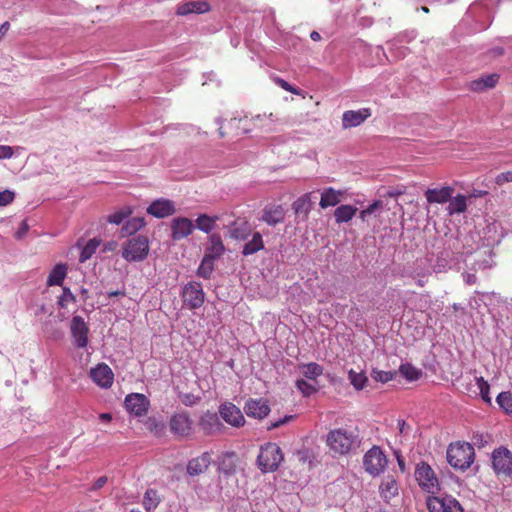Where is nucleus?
<instances>
[{
    "mask_svg": "<svg viewBox=\"0 0 512 512\" xmlns=\"http://www.w3.org/2000/svg\"><path fill=\"white\" fill-rule=\"evenodd\" d=\"M312 206V193H305L293 202L292 209L296 215L302 216L303 219H307L310 211L312 210Z\"/></svg>",
    "mask_w": 512,
    "mask_h": 512,
    "instance_id": "nucleus-25",
    "label": "nucleus"
},
{
    "mask_svg": "<svg viewBox=\"0 0 512 512\" xmlns=\"http://www.w3.org/2000/svg\"><path fill=\"white\" fill-rule=\"evenodd\" d=\"M124 405L129 413L135 416H143L148 411L149 400L143 394L131 393L126 396Z\"/></svg>",
    "mask_w": 512,
    "mask_h": 512,
    "instance_id": "nucleus-13",
    "label": "nucleus"
},
{
    "mask_svg": "<svg viewBox=\"0 0 512 512\" xmlns=\"http://www.w3.org/2000/svg\"><path fill=\"white\" fill-rule=\"evenodd\" d=\"M244 411L249 417L263 419L269 414L270 407L263 399L250 398L244 405Z\"/></svg>",
    "mask_w": 512,
    "mask_h": 512,
    "instance_id": "nucleus-19",
    "label": "nucleus"
},
{
    "mask_svg": "<svg viewBox=\"0 0 512 512\" xmlns=\"http://www.w3.org/2000/svg\"><path fill=\"white\" fill-rule=\"evenodd\" d=\"M219 135L221 138L224 137H237L252 131V127L248 125V117L244 118H232L226 122H224L219 127Z\"/></svg>",
    "mask_w": 512,
    "mask_h": 512,
    "instance_id": "nucleus-10",
    "label": "nucleus"
},
{
    "mask_svg": "<svg viewBox=\"0 0 512 512\" xmlns=\"http://www.w3.org/2000/svg\"><path fill=\"white\" fill-rule=\"evenodd\" d=\"M355 439L352 432L338 428L327 434L326 443L334 454L345 455L352 449Z\"/></svg>",
    "mask_w": 512,
    "mask_h": 512,
    "instance_id": "nucleus-2",
    "label": "nucleus"
},
{
    "mask_svg": "<svg viewBox=\"0 0 512 512\" xmlns=\"http://www.w3.org/2000/svg\"><path fill=\"white\" fill-rule=\"evenodd\" d=\"M299 370L304 377L310 380H316V378L321 376L324 371L323 367L315 362L301 364L299 365Z\"/></svg>",
    "mask_w": 512,
    "mask_h": 512,
    "instance_id": "nucleus-35",
    "label": "nucleus"
},
{
    "mask_svg": "<svg viewBox=\"0 0 512 512\" xmlns=\"http://www.w3.org/2000/svg\"><path fill=\"white\" fill-rule=\"evenodd\" d=\"M195 226L192 221L186 217H177L171 223V237L178 241L191 235Z\"/></svg>",
    "mask_w": 512,
    "mask_h": 512,
    "instance_id": "nucleus-15",
    "label": "nucleus"
},
{
    "mask_svg": "<svg viewBox=\"0 0 512 512\" xmlns=\"http://www.w3.org/2000/svg\"><path fill=\"white\" fill-rule=\"evenodd\" d=\"M271 119L265 115H256L254 117H248V125L252 127V131L255 129L269 131Z\"/></svg>",
    "mask_w": 512,
    "mask_h": 512,
    "instance_id": "nucleus-42",
    "label": "nucleus"
},
{
    "mask_svg": "<svg viewBox=\"0 0 512 512\" xmlns=\"http://www.w3.org/2000/svg\"><path fill=\"white\" fill-rule=\"evenodd\" d=\"M453 192L454 188L449 186L427 189L425 197L428 203L444 204L451 199Z\"/></svg>",
    "mask_w": 512,
    "mask_h": 512,
    "instance_id": "nucleus-23",
    "label": "nucleus"
},
{
    "mask_svg": "<svg viewBox=\"0 0 512 512\" xmlns=\"http://www.w3.org/2000/svg\"><path fill=\"white\" fill-rule=\"evenodd\" d=\"M90 378L101 388H110L113 385L114 373L106 363H99L90 370Z\"/></svg>",
    "mask_w": 512,
    "mask_h": 512,
    "instance_id": "nucleus-12",
    "label": "nucleus"
},
{
    "mask_svg": "<svg viewBox=\"0 0 512 512\" xmlns=\"http://www.w3.org/2000/svg\"><path fill=\"white\" fill-rule=\"evenodd\" d=\"M382 206H383L382 201H380V200H376V201H374L372 204H370L366 209L368 210V212H369L370 214H372V213H373V212H375L377 209L382 208Z\"/></svg>",
    "mask_w": 512,
    "mask_h": 512,
    "instance_id": "nucleus-58",
    "label": "nucleus"
},
{
    "mask_svg": "<svg viewBox=\"0 0 512 512\" xmlns=\"http://www.w3.org/2000/svg\"><path fill=\"white\" fill-rule=\"evenodd\" d=\"M220 415L228 424L240 427L245 423L241 410L232 403H225L220 407Z\"/></svg>",
    "mask_w": 512,
    "mask_h": 512,
    "instance_id": "nucleus-17",
    "label": "nucleus"
},
{
    "mask_svg": "<svg viewBox=\"0 0 512 512\" xmlns=\"http://www.w3.org/2000/svg\"><path fill=\"white\" fill-rule=\"evenodd\" d=\"M398 428H399V432L401 434H406L407 433V424L404 420H398Z\"/></svg>",
    "mask_w": 512,
    "mask_h": 512,
    "instance_id": "nucleus-61",
    "label": "nucleus"
},
{
    "mask_svg": "<svg viewBox=\"0 0 512 512\" xmlns=\"http://www.w3.org/2000/svg\"><path fill=\"white\" fill-rule=\"evenodd\" d=\"M224 252L225 246L220 233H211L208 236L204 256L217 260L224 254Z\"/></svg>",
    "mask_w": 512,
    "mask_h": 512,
    "instance_id": "nucleus-20",
    "label": "nucleus"
},
{
    "mask_svg": "<svg viewBox=\"0 0 512 512\" xmlns=\"http://www.w3.org/2000/svg\"><path fill=\"white\" fill-rule=\"evenodd\" d=\"M100 245V240L93 238L90 239L85 246L82 248L79 261L81 263L86 262L88 259L92 257V255L96 252L97 248Z\"/></svg>",
    "mask_w": 512,
    "mask_h": 512,
    "instance_id": "nucleus-40",
    "label": "nucleus"
},
{
    "mask_svg": "<svg viewBox=\"0 0 512 512\" xmlns=\"http://www.w3.org/2000/svg\"><path fill=\"white\" fill-rule=\"evenodd\" d=\"M341 197V191L335 190L332 187H328L322 192L319 205L323 209L330 206H336L338 203H340Z\"/></svg>",
    "mask_w": 512,
    "mask_h": 512,
    "instance_id": "nucleus-29",
    "label": "nucleus"
},
{
    "mask_svg": "<svg viewBox=\"0 0 512 512\" xmlns=\"http://www.w3.org/2000/svg\"><path fill=\"white\" fill-rule=\"evenodd\" d=\"M512 182V171H506L498 174L495 178V183L498 186H503L505 183Z\"/></svg>",
    "mask_w": 512,
    "mask_h": 512,
    "instance_id": "nucleus-50",
    "label": "nucleus"
},
{
    "mask_svg": "<svg viewBox=\"0 0 512 512\" xmlns=\"http://www.w3.org/2000/svg\"><path fill=\"white\" fill-rule=\"evenodd\" d=\"M492 467L497 475H512V452L506 447H499L492 453Z\"/></svg>",
    "mask_w": 512,
    "mask_h": 512,
    "instance_id": "nucleus-8",
    "label": "nucleus"
},
{
    "mask_svg": "<svg viewBox=\"0 0 512 512\" xmlns=\"http://www.w3.org/2000/svg\"><path fill=\"white\" fill-rule=\"evenodd\" d=\"M9 27H10V24L9 22H4L1 26H0V38L2 39L6 33L8 32L9 30Z\"/></svg>",
    "mask_w": 512,
    "mask_h": 512,
    "instance_id": "nucleus-60",
    "label": "nucleus"
},
{
    "mask_svg": "<svg viewBox=\"0 0 512 512\" xmlns=\"http://www.w3.org/2000/svg\"><path fill=\"white\" fill-rule=\"evenodd\" d=\"M132 213L130 208L120 209L112 214H110L107 218V221L111 224L119 225L124 219H126Z\"/></svg>",
    "mask_w": 512,
    "mask_h": 512,
    "instance_id": "nucleus-46",
    "label": "nucleus"
},
{
    "mask_svg": "<svg viewBox=\"0 0 512 512\" xmlns=\"http://www.w3.org/2000/svg\"><path fill=\"white\" fill-rule=\"evenodd\" d=\"M14 193L9 190H4L0 192V206H6L10 204L14 200Z\"/></svg>",
    "mask_w": 512,
    "mask_h": 512,
    "instance_id": "nucleus-51",
    "label": "nucleus"
},
{
    "mask_svg": "<svg viewBox=\"0 0 512 512\" xmlns=\"http://www.w3.org/2000/svg\"><path fill=\"white\" fill-rule=\"evenodd\" d=\"M295 384L298 390L306 397L317 392V388L313 384L307 382L304 379L297 380Z\"/></svg>",
    "mask_w": 512,
    "mask_h": 512,
    "instance_id": "nucleus-49",
    "label": "nucleus"
},
{
    "mask_svg": "<svg viewBox=\"0 0 512 512\" xmlns=\"http://www.w3.org/2000/svg\"><path fill=\"white\" fill-rule=\"evenodd\" d=\"M76 297L71 292V290L67 287H64L62 290V294L58 298V305L61 308H66L70 303H75Z\"/></svg>",
    "mask_w": 512,
    "mask_h": 512,
    "instance_id": "nucleus-48",
    "label": "nucleus"
},
{
    "mask_svg": "<svg viewBox=\"0 0 512 512\" xmlns=\"http://www.w3.org/2000/svg\"><path fill=\"white\" fill-rule=\"evenodd\" d=\"M357 211L358 209L352 205L344 204L338 206L334 211L336 223L340 224L350 221L356 215Z\"/></svg>",
    "mask_w": 512,
    "mask_h": 512,
    "instance_id": "nucleus-32",
    "label": "nucleus"
},
{
    "mask_svg": "<svg viewBox=\"0 0 512 512\" xmlns=\"http://www.w3.org/2000/svg\"><path fill=\"white\" fill-rule=\"evenodd\" d=\"M396 376L395 371H382L378 369H373L371 372V377L381 383H387L391 380H393Z\"/></svg>",
    "mask_w": 512,
    "mask_h": 512,
    "instance_id": "nucleus-45",
    "label": "nucleus"
},
{
    "mask_svg": "<svg viewBox=\"0 0 512 512\" xmlns=\"http://www.w3.org/2000/svg\"><path fill=\"white\" fill-rule=\"evenodd\" d=\"M379 492L386 502H390L391 499L399 494V485L397 480L391 475L385 476L379 486Z\"/></svg>",
    "mask_w": 512,
    "mask_h": 512,
    "instance_id": "nucleus-22",
    "label": "nucleus"
},
{
    "mask_svg": "<svg viewBox=\"0 0 512 512\" xmlns=\"http://www.w3.org/2000/svg\"><path fill=\"white\" fill-rule=\"evenodd\" d=\"M463 277H464L465 283L468 284V285L475 284L476 281H477V276L475 274H472V273H465L463 275Z\"/></svg>",
    "mask_w": 512,
    "mask_h": 512,
    "instance_id": "nucleus-57",
    "label": "nucleus"
},
{
    "mask_svg": "<svg viewBox=\"0 0 512 512\" xmlns=\"http://www.w3.org/2000/svg\"><path fill=\"white\" fill-rule=\"evenodd\" d=\"M475 380H476L477 386L479 388L481 398L486 403L490 404L491 403V398L489 396L490 385L481 376L480 377H475Z\"/></svg>",
    "mask_w": 512,
    "mask_h": 512,
    "instance_id": "nucleus-47",
    "label": "nucleus"
},
{
    "mask_svg": "<svg viewBox=\"0 0 512 512\" xmlns=\"http://www.w3.org/2000/svg\"><path fill=\"white\" fill-rule=\"evenodd\" d=\"M215 259L204 256L200 266L197 269V275L204 279H210L214 270Z\"/></svg>",
    "mask_w": 512,
    "mask_h": 512,
    "instance_id": "nucleus-41",
    "label": "nucleus"
},
{
    "mask_svg": "<svg viewBox=\"0 0 512 512\" xmlns=\"http://www.w3.org/2000/svg\"><path fill=\"white\" fill-rule=\"evenodd\" d=\"M496 401L498 405L508 414L512 413V392L504 391L498 394Z\"/></svg>",
    "mask_w": 512,
    "mask_h": 512,
    "instance_id": "nucleus-44",
    "label": "nucleus"
},
{
    "mask_svg": "<svg viewBox=\"0 0 512 512\" xmlns=\"http://www.w3.org/2000/svg\"><path fill=\"white\" fill-rule=\"evenodd\" d=\"M283 460L280 447L275 443H267L261 447L257 457L260 469L264 472L275 471Z\"/></svg>",
    "mask_w": 512,
    "mask_h": 512,
    "instance_id": "nucleus-4",
    "label": "nucleus"
},
{
    "mask_svg": "<svg viewBox=\"0 0 512 512\" xmlns=\"http://www.w3.org/2000/svg\"><path fill=\"white\" fill-rule=\"evenodd\" d=\"M499 80V75L489 74L473 80L469 83L468 87L471 91L482 92L486 89L494 88Z\"/></svg>",
    "mask_w": 512,
    "mask_h": 512,
    "instance_id": "nucleus-26",
    "label": "nucleus"
},
{
    "mask_svg": "<svg viewBox=\"0 0 512 512\" xmlns=\"http://www.w3.org/2000/svg\"><path fill=\"white\" fill-rule=\"evenodd\" d=\"M467 209L466 197L464 195H457L449 200L448 212L450 215L455 213H463Z\"/></svg>",
    "mask_w": 512,
    "mask_h": 512,
    "instance_id": "nucleus-38",
    "label": "nucleus"
},
{
    "mask_svg": "<svg viewBox=\"0 0 512 512\" xmlns=\"http://www.w3.org/2000/svg\"><path fill=\"white\" fill-rule=\"evenodd\" d=\"M371 116L369 108H362L357 111L348 110L342 115L343 129H349L361 125L367 118Z\"/></svg>",
    "mask_w": 512,
    "mask_h": 512,
    "instance_id": "nucleus-16",
    "label": "nucleus"
},
{
    "mask_svg": "<svg viewBox=\"0 0 512 512\" xmlns=\"http://www.w3.org/2000/svg\"><path fill=\"white\" fill-rule=\"evenodd\" d=\"M171 431L180 436H187L192 433L193 421L187 412L175 413L170 419Z\"/></svg>",
    "mask_w": 512,
    "mask_h": 512,
    "instance_id": "nucleus-14",
    "label": "nucleus"
},
{
    "mask_svg": "<svg viewBox=\"0 0 512 512\" xmlns=\"http://www.w3.org/2000/svg\"><path fill=\"white\" fill-rule=\"evenodd\" d=\"M348 379L356 390H362L368 381L364 372H356L353 369L348 372Z\"/></svg>",
    "mask_w": 512,
    "mask_h": 512,
    "instance_id": "nucleus-43",
    "label": "nucleus"
},
{
    "mask_svg": "<svg viewBox=\"0 0 512 512\" xmlns=\"http://www.w3.org/2000/svg\"><path fill=\"white\" fill-rule=\"evenodd\" d=\"M285 219V209L282 205H267L263 209L261 220L270 226H276Z\"/></svg>",
    "mask_w": 512,
    "mask_h": 512,
    "instance_id": "nucleus-21",
    "label": "nucleus"
},
{
    "mask_svg": "<svg viewBox=\"0 0 512 512\" xmlns=\"http://www.w3.org/2000/svg\"><path fill=\"white\" fill-rule=\"evenodd\" d=\"M251 232V227L247 221L235 220L229 226V235L235 240H244Z\"/></svg>",
    "mask_w": 512,
    "mask_h": 512,
    "instance_id": "nucleus-28",
    "label": "nucleus"
},
{
    "mask_svg": "<svg viewBox=\"0 0 512 512\" xmlns=\"http://www.w3.org/2000/svg\"><path fill=\"white\" fill-rule=\"evenodd\" d=\"M387 463V457L379 446L370 448L363 457L364 469L373 477L380 475L387 466Z\"/></svg>",
    "mask_w": 512,
    "mask_h": 512,
    "instance_id": "nucleus-6",
    "label": "nucleus"
},
{
    "mask_svg": "<svg viewBox=\"0 0 512 512\" xmlns=\"http://www.w3.org/2000/svg\"><path fill=\"white\" fill-rule=\"evenodd\" d=\"M13 156V149L7 145H0V159H9Z\"/></svg>",
    "mask_w": 512,
    "mask_h": 512,
    "instance_id": "nucleus-53",
    "label": "nucleus"
},
{
    "mask_svg": "<svg viewBox=\"0 0 512 512\" xmlns=\"http://www.w3.org/2000/svg\"><path fill=\"white\" fill-rule=\"evenodd\" d=\"M475 452L471 444L457 442L450 444L447 449V461L455 469L466 470L474 462Z\"/></svg>",
    "mask_w": 512,
    "mask_h": 512,
    "instance_id": "nucleus-1",
    "label": "nucleus"
},
{
    "mask_svg": "<svg viewBox=\"0 0 512 512\" xmlns=\"http://www.w3.org/2000/svg\"><path fill=\"white\" fill-rule=\"evenodd\" d=\"M427 508L429 512H464L460 502L451 495L429 496Z\"/></svg>",
    "mask_w": 512,
    "mask_h": 512,
    "instance_id": "nucleus-7",
    "label": "nucleus"
},
{
    "mask_svg": "<svg viewBox=\"0 0 512 512\" xmlns=\"http://www.w3.org/2000/svg\"><path fill=\"white\" fill-rule=\"evenodd\" d=\"M211 463V455L208 452L201 456L193 458L188 462L187 472L189 475L196 476L207 470Z\"/></svg>",
    "mask_w": 512,
    "mask_h": 512,
    "instance_id": "nucleus-24",
    "label": "nucleus"
},
{
    "mask_svg": "<svg viewBox=\"0 0 512 512\" xmlns=\"http://www.w3.org/2000/svg\"><path fill=\"white\" fill-rule=\"evenodd\" d=\"M415 479L426 492L435 494L440 490V483L434 470L426 462H420L415 468Z\"/></svg>",
    "mask_w": 512,
    "mask_h": 512,
    "instance_id": "nucleus-5",
    "label": "nucleus"
},
{
    "mask_svg": "<svg viewBox=\"0 0 512 512\" xmlns=\"http://www.w3.org/2000/svg\"><path fill=\"white\" fill-rule=\"evenodd\" d=\"M182 297L184 305L189 309L201 307L205 299L202 285L195 281L187 283L183 288Z\"/></svg>",
    "mask_w": 512,
    "mask_h": 512,
    "instance_id": "nucleus-9",
    "label": "nucleus"
},
{
    "mask_svg": "<svg viewBox=\"0 0 512 512\" xmlns=\"http://www.w3.org/2000/svg\"><path fill=\"white\" fill-rule=\"evenodd\" d=\"M276 83L281 87L283 88L284 90L288 91V92H291L293 94H298L296 88H294L293 86H291L287 81H285L284 79H281V78H277L276 80Z\"/></svg>",
    "mask_w": 512,
    "mask_h": 512,
    "instance_id": "nucleus-54",
    "label": "nucleus"
},
{
    "mask_svg": "<svg viewBox=\"0 0 512 512\" xmlns=\"http://www.w3.org/2000/svg\"><path fill=\"white\" fill-rule=\"evenodd\" d=\"M67 275V266L66 264H57L54 266L50 274L47 278L48 286H60L62 285L65 277Z\"/></svg>",
    "mask_w": 512,
    "mask_h": 512,
    "instance_id": "nucleus-31",
    "label": "nucleus"
},
{
    "mask_svg": "<svg viewBox=\"0 0 512 512\" xmlns=\"http://www.w3.org/2000/svg\"><path fill=\"white\" fill-rule=\"evenodd\" d=\"M264 248V242L260 232H255L250 241H248L242 250L244 256L252 255Z\"/></svg>",
    "mask_w": 512,
    "mask_h": 512,
    "instance_id": "nucleus-34",
    "label": "nucleus"
},
{
    "mask_svg": "<svg viewBox=\"0 0 512 512\" xmlns=\"http://www.w3.org/2000/svg\"><path fill=\"white\" fill-rule=\"evenodd\" d=\"M220 219L219 215L200 214L195 220L196 228L210 235Z\"/></svg>",
    "mask_w": 512,
    "mask_h": 512,
    "instance_id": "nucleus-30",
    "label": "nucleus"
},
{
    "mask_svg": "<svg viewBox=\"0 0 512 512\" xmlns=\"http://www.w3.org/2000/svg\"><path fill=\"white\" fill-rule=\"evenodd\" d=\"M210 10V6L205 1H191L187 3H183L178 6L177 14L178 15H188L191 13L202 14L208 12Z\"/></svg>",
    "mask_w": 512,
    "mask_h": 512,
    "instance_id": "nucleus-27",
    "label": "nucleus"
},
{
    "mask_svg": "<svg viewBox=\"0 0 512 512\" xmlns=\"http://www.w3.org/2000/svg\"><path fill=\"white\" fill-rule=\"evenodd\" d=\"M108 481L107 476L99 477L92 485L91 490H99L101 489Z\"/></svg>",
    "mask_w": 512,
    "mask_h": 512,
    "instance_id": "nucleus-55",
    "label": "nucleus"
},
{
    "mask_svg": "<svg viewBox=\"0 0 512 512\" xmlns=\"http://www.w3.org/2000/svg\"><path fill=\"white\" fill-rule=\"evenodd\" d=\"M145 225V220L141 217H134L125 222L122 226L121 233L123 236L133 235Z\"/></svg>",
    "mask_w": 512,
    "mask_h": 512,
    "instance_id": "nucleus-36",
    "label": "nucleus"
},
{
    "mask_svg": "<svg viewBox=\"0 0 512 512\" xmlns=\"http://www.w3.org/2000/svg\"><path fill=\"white\" fill-rule=\"evenodd\" d=\"M174 202L168 199H157L147 208V213L156 218H165L175 213Z\"/></svg>",
    "mask_w": 512,
    "mask_h": 512,
    "instance_id": "nucleus-18",
    "label": "nucleus"
},
{
    "mask_svg": "<svg viewBox=\"0 0 512 512\" xmlns=\"http://www.w3.org/2000/svg\"><path fill=\"white\" fill-rule=\"evenodd\" d=\"M125 295H126L125 290L110 291L108 293V297L125 296Z\"/></svg>",
    "mask_w": 512,
    "mask_h": 512,
    "instance_id": "nucleus-63",
    "label": "nucleus"
},
{
    "mask_svg": "<svg viewBox=\"0 0 512 512\" xmlns=\"http://www.w3.org/2000/svg\"><path fill=\"white\" fill-rule=\"evenodd\" d=\"M487 194H488V192L485 190H474L471 196L481 198V197L486 196Z\"/></svg>",
    "mask_w": 512,
    "mask_h": 512,
    "instance_id": "nucleus-64",
    "label": "nucleus"
},
{
    "mask_svg": "<svg viewBox=\"0 0 512 512\" xmlns=\"http://www.w3.org/2000/svg\"><path fill=\"white\" fill-rule=\"evenodd\" d=\"M118 244L116 241H108L103 246V251H114L117 248Z\"/></svg>",
    "mask_w": 512,
    "mask_h": 512,
    "instance_id": "nucleus-59",
    "label": "nucleus"
},
{
    "mask_svg": "<svg viewBox=\"0 0 512 512\" xmlns=\"http://www.w3.org/2000/svg\"><path fill=\"white\" fill-rule=\"evenodd\" d=\"M99 419L103 422H110L112 420V414L111 413H101L99 415Z\"/></svg>",
    "mask_w": 512,
    "mask_h": 512,
    "instance_id": "nucleus-62",
    "label": "nucleus"
},
{
    "mask_svg": "<svg viewBox=\"0 0 512 512\" xmlns=\"http://www.w3.org/2000/svg\"><path fill=\"white\" fill-rule=\"evenodd\" d=\"M181 402L185 405H193L195 402V396L193 394H184L180 396Z\"/></svg>",
    "mask_w": 512,
    "mask_h": 512,
    "instance_id": "nucleus-56",
    "label": "nucleus"
},
{
    "mask_svg": "<svg viewBox=\"0 0 512 512\" xmlns=\"http://www.w3.org/2000/svg\"><path fill=\"white\" fill-rule=\"evenodd\" d=\"M200 426L205 433L212 434L220 429L221 423L216 413H207L202 417Z\"/></svg>",
    "mask_w": 512,
    "mask_h": 512,
    "instance_id": "nucleus-33",
    "label": "nucleus"
},
{
    "mask_svg": "<svg viewBox=\"0 0 512 512\" xmlns=\"http://www.w3.org/2000/svg\"><path fill=\"white\" fill-rule=\"evenodd\" d=\"M149 253L148 238L138 235L123 244L122 257L128 262L143 261Z\"/></svg>",
    "mask_w": 512,
    "mask_h": 512,
    "instance_id": "nucleus-3",
    "label": "nucleus"
},
{
    "mask_svg": "<svg viewBox=\"0 0 512 512\" xmlns=\"http://www.w3.org/2000/svg\"><path fill=\"white\" fill-rule=\"evenodd\" d=\"M70 331L77 348H85L89 342V327L81 316H73L70 322Z\"/></svg>",
    "mask_w": 512,
    "mask_h": 512,
    "instance_id": "nucleus-11",
    "label": "nucleus"
},
{
    "mask_svg": "<svg viewBox=\"0 0 512 512\" xmlns=\"http://www.w3.org/2000/svg\"><path fill=\"white\" fill-rule=\"evenodd\" d=\"M160 497L156 490L147 489L143 497V506L146 512H151L160 504Z\"/></svg>",
    "mask_w": 512,
    "mask_h": 512,
    "instance_id": "nucleus-37",
    "label": "nucleus"
},
{
    "mask_svg": "<svg viewBox=\"0 0 512 512\" xmlns=\"http://www.w3.org/2000/svg\"><path fill=\"white\" fill-rule=\"evenodd\" d=\"M399 372L408 381H416L422 375V371L410 363L401 364L399 367Z\"/></svg>",
    "mask_w": 512,
    "mask_h": 512,
    "instance_id": "nucleus-39",
    "label": "nucleus"
},
{
    "mask_svg": "<svg viewBox=\"0 0 512 512\" xmlns=\"http://www.w3.org/2000/svg\"><path fill=\"white\" fill-rule=\"evenodd\" d=\"M293 418H294V416L288 415V416H285V417L279 419L278 421L271 422L270 425L268 426V430H272V429L278 428L281 425H284V424L288 423Z\"/></svg>",
    "mask_w": 512,
    "mask_h": 512,
    "instance_id": "nucleus-52",
    "label": "nucleus"
}]
</instances>
